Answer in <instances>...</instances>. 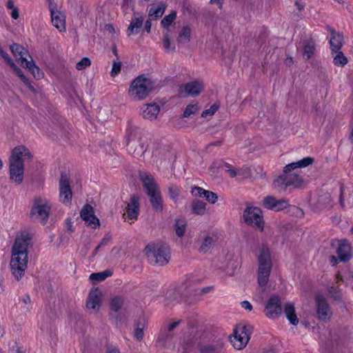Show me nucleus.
Here are the masks:
<instances>
[{
	"label": "nucleus",
	"instance_id": "44",
	"mask_svg": "<svg viewBox=\"0 0 353 353\" xmlns=\"http://www.w3.org/2000/svg\"><path fill=\"white\" fill-rule=\"evenodd\" d=\"M91 64V61L89 58L83 57L79 61H78L76 64V68L78 70H82L87 67L90 66Z\"/></svg>",
	"mask_w": 353,
	"mask_h": 353
},
{
	"label": "nucleus",
	"instance_id": "42",
	"mask_svg": "<svg viewBox=\"0 0 353 353\" xmlns=\"http://www.w3.org/2000/svg\"><path fill=\"white\" fill-rule=\"evenodd\" d=\"M214 242V239L212 236L206 235L203 239L200 246V251L205 252H207Z\"/></svg>",
	"mask_w": 353,
	"mask_h": 353
},
{
	"label": "nucleus",
	"instance_id": "23",
	"mask_svg": "<svg viewBox=\"0 0 353 353\" xmlns=\"http://www.w3.org/2000/svg\"><path fill=\"white\" fill-rule=\"evenodd\" d=\"M327 29L330 34V49L332 52H337L338 51L341 50V48L343 46V35L330 27H327Z\"/></svg>",
	"mask_w": 353,
	"mask_h": 353
},
{
	"label": "nucleus",
	"instance_id": "12",
	"mask_svg": "<svg viewBox=\"0 0 353 353\" xmlns=\"http://www.w3.org/2000/svg\"><path fill=\"white\" fill-rule=\"evenodd\" d=\"M276 185L286 190L288 187L301 188L303 184L302 178L296 173L287 174L279 176L275 181Z\"/></svg>",
	"mask_w": 353,
	"mask_h": 353
},
{
	"label": "nucleus",
	"instance_id": "13",
	"mask_svg": "<svg viewBox=\"0 0 353 353\" xmlns=\"http://www.w3.org/2000/svg\"><path fill=\"white\" fill-rule=\"evenodd\" d=\"M315 303L318 319L323 322L329 321L332 316V311L325 299L321 295H317Z\"/></svg>",
	"mask_w": 353,
	"mask_h": 353
},
{
	"label": "nucleus",
	"instance_id": "35",
	"mask_svg": "<svg viewBox=\"0 0 353 353\" xmlns=\"http://www.w3.org/2000/svg\"><path fill=\"white\" fill-rule=\"evenodd\" d=\"M186 221L184 219H177L175 221L174 230L178 236L181 237L184 235L186 229Z\"/></svg>",
	"mask_w": 353,
	"mask_h": 353
},
{
	"label": "nucleus",
	"instance_id": "1",
	"mask_svg": "<svg viewBox=\"0 0 353 353\" xmlns=\"http://www.w3.org/2000/svg\"><path fill=\"white\" fill-rule=\"evenodd\" d=\"M30 239L28 232H21L16 237L12 248L10 268L17 281L21 279L28 267V248Z\"/></svg>",
	"mask_w": 353,
	"mask_h": 353
},
{
	"label": "nucleus",
	"instance_id": "22",
	"mask_svg": "<svg viewBox=\"0 0 353 353\" xmlns=\"http://www.w3.org/2000/svg\"><path fill=\"white\" fill-rule=\"evenodd\" d=\"M80 216L92 228H96L99 225V220L94 215L93 208L91 205H85L81 211Z\"/></svg>",
	"mask_w": 353,
	"mask_h": 353
},
{
	"label": "nucleus",
	"instance_id": "16",
	"mask_svg": "<svg viewBox=\"0 0 353 353\" xmlns=\"http://www.w3.org/2000/svg\"><path fill=\"white\" fill-rule=\"evenodd\" d=\"M32 158V155L27 148L23 145H19L12 150L10 162L12 163L13 160H16L20 165H24V163L30 161Z\"/></svg>",
	"mask_w": 353,
	"mask_h": 353
},
{
	"label": "nucleus",
	"instance_id": "39",
	"mask_svg": "<svg viewBox=\"0 0 353 353\" xmlns=\"http://www.w3.org/2000/svg\"><path fill=\"white\" fill-rule=\"evenodd\" d=\"M181 188L175 185H171L168 188V194L170 199L176 203L180 195Z\"/></svg>",
	"mask_w": 353,
	"mask_h": 353
},
{
	"label": "nucleus",
	"instance_id": "53",
	"mask_svg": "<svg viewBox=\"0 0 353 353\" xmlns=\"http://www.w3.org/2000/svg\"><path fill=\"white\" fill-rule=\"evenodd\" d=\"M11 13H10V15L12 17V18H13L14 19H17L18 17H19V11H18V9L17 8H14L13 9H11Z\"/></svg>",
	"mask_w": 353,
	"mask_h": 353
},
{
	"label": "nucleus",
	"instance_id": "58",
	"mask_svg": "<svg viewBox=\"0 0 353 353\" xmlns=\"http://www.w3.org/2000/svg\"><path fill=\"white\" fill-rule=\"evenodd\" d=\"M101 248V247H99V245H98L95 249L93 250L91 256L94 257L99 252V250Z\"/></svg>",
	"mask_w": 353,
	"mask_h": 353
},
{
	"label": "nucleus",
	"instance_id": "14",
	"mask_svg": "<svg viewBox=\"0 0 353 353\" xmlns=\"http://www.w3.org/2000/svg\"><path fill=\"white\" fill-rule=\"evenodd\" d=\"M72 192L70 179L65 174H61L59 180V199L65 205L71 203Z\"/></svg>",
	"mask_w": 353,
	"mask_h": 353
},
{
	"label": "nucleus",
	"instance_id": "9",
	"mask_svg": "<svg viewBox=\"0 0 353 353\" xmlns=\"http://www.w3.org/2000/svg\"><path fill=\"white\" fill-rule=\"evenodd\" d=\"M51 208L52 205L48 199L38 197L34 201L30 211V218L45 224L48 219Z\"/></svg>",
	"mask_w": 353,
	"mask_h": 353
},
{
	"label": "nucleus",
	"instance_id": "29",
	"mask_svg": "<svg viewBox=\"0 0 353 353\" xmlns=\"http://www.w3.org/2000/svg\"><path fill=\"white\" fill-rule=\"evenodd\" d=\"M283 310L290 323L294 325H296L299 323V319L295 313L294 305L292 303H287L284 305Z\"/></svg>",
	"mask_w": 353,
	"mask_h": 353
},
{
	"label": "nucleus",
	"instance_id": "26",
	"mask_svg": "<svg viewBox=\"0 0 353 353\" xmlns=\"http://www.w3.org/2000/svg\"><path fill=\"white\" fill-rule=\"evenodd\" d=\"M159 112L160 107L155 103L145 104L141 108V114L143 118L150 121L155 119Z\"/></svg>",
	"mask_w": 353,
	"mask_h": 353
},
{
	"label": "nucleus",
	"instance_id": "27",
	"mask_svg": "<svg viewBox=\"0 0 353 353\" xmlns=\"http://www.w3.org/2000/svg\"><path fill=\"white\" fill-rule=\"evenodd\" d=\"M313 161L314 160L312 158L307 157L296 162L289 163L284 167L283 174H291L290 172L296 168H305L312 164Z\"/></svg>",
	"mask_w": 353,
	"mask_h": 353
},
{
	"label": "nucleus",
	"instance_id": "28",
	"mask_svg": "<svg viewBox=\"0 0 353 353\" xmlns=\"http://www.w3.org/2000/svg\"><path fill=\"white\" fill-rule=\"evenodd\" d=\"M316 43L312 39L306 40L303 43L302 55L304 59L309 60L314 54Z\"/></svg>",
	"mask_w": 353,
	"mask_h": 353
},
{
	"label": "nucleus",
	"instance_id": "17",
	"mask_svg": "<svg viewBox=\"0 0 353 353\" xmlns=\"http://www.w3.org/2000/svg\"><path fill=\"white\" fill-rule=\"evenodd\" d=\"M281 300L278 296H271L267 302L264 312L269 318H275L281 314Z\"/></svg>",
	"mask_w": 353,
	"mask_h": 353
},
{
	"label": "nucleus",
	"instance_id": "31",
	"mask_svg": "<svg viewBox=\"0 0 353 353\" xmlns=\"http://www.w3.org/2000/svg\"><path fill=\"white\" fill-rule=\"evenodd\" d=\"M0 55L4 59L6 63L11 66V68L16 72L17 74L21 78V79L25 82L28 83V79L23 75L22 71L17 67L12 60L9 57L8 54L1 50L0 48Z\"/></svg>",
	"mask_w": 353,
	"mask_h": 353
},
{
	"label": "nucleus",
	"instance_id": "57",
	"mask_svg": "<svg viewBox=\"0 0 353 353\" xmlns=\"http://www.w3.org/2000/svg\"><path fill=\"white\" fill-rule=\"evenodd\" d=\"M6 6H7V8L9 10H11V9H13L15 8L14 3L12 0L8 1Z\"/></svg>",
	"mask_w": 353,
	"mask_h": 353
},
{
	"label": "nucleus",
	"instance_id": "49",
	"mask_svg": "<svg viewBox=\"0 0 353 353\" xmlns=\"http://www.w3.org/2000/svg\"><path fill=\"white\" fill-rule=\"evenodd\" d=\"M21 301L25 304V305L23 307V309L26 312L30 311V308L28 305L30 303V298L28 295H25L21 299Z\"/></svg>",
	"mask_w": 353,
	"mask_h": 353
},
{
	"label": "nucleus",
	"instance_id": "55",
	"mask_svg": "<svg viewBox=\"0 0 353 353\" xmlns=\"http://www.w3.org/2000/svg\"><path fill=\"white\" fill-rule=\"evenodd\" d=\"M330 261L332 265L334 266L338 263V259L334 256H331L330 257Z\"/></svg>",
	"mask_w": 353,
	"mask_h": 353
},
{
	"label": "nucleus",
	"instance_id": "45",
	"mask_svg": "<svg viewBox=\"0 0 353 353\" xmlns=\"http://www.w3.org/2000/svg\"><path fill=\"white\" fill-rule=\"evenodd\" d=\"M219 108V105L218 104L214 103L209 109L205 110L202 112L201 117L205 118L208 116H212L218 110Z\"/></svg>",
	"mask_w": 353,
	"mask_h": 353
},
{
	"label": "nucleus",
	"instance_id": "63",
	"mask_svg": "<svg viewBox=\"0 0 353 353\" xmlns=\"http://www.w3.org/2000/svg\"><path fill=\"white\" fill-rule=\"evenodd\" d=\"M125 143L127 145L130 144V137L128 135H126L125 137Z\"/></svg>",
	"mask_w": 353,
	"mask_h": 353
},
{
	"label": "nucleus",
	"instance_id": "4",
	"mask_svg": "<svg viewBox=\"0 0 353 353\" xmlns=\"http://www.w3.org/2000/svg\"><path fill=\"white\" fill-rule=\"evenodd\" d=\"M140 179L150 197V201L152 208L157 212H161L163 210L162 196L154 179L152 175L146 173L140 174Z\"/></svg>",
	"mask_w": 353,
	"mask_h": 353
},
{
	"label": "nucleus",
	"instance_id": "2",
	"mask_svg": "<svg viewBox=\"0 0 353 353\" xmlns=\"http://www.w3.org/2000/svg\"><path fill=\"white\" fill-rule=\"evenodd\" d=\"M190 334L180 339L178 352L185 353L199 351L201 353L220 352L223 347V343L221 339L210 343L204 342L199 336L197 332L193 334L194 328H192Z\"/></svg>",
	"mask_w": 353,
	"mask_h": 353
},
{
	"label": "nucleus",
	"instance_id": "15",
	"mask_svg": "<svg viewBox=\"0 0 353 353\" xmlns=\"http://www.w3.org/2000/svg\"><path fill=\"white\" fill-rule=\"evenodd\" d=\"M181 321H173L163 327L157 339L160 345L167 346L174 336L173 330L181 323Z\"/></svg>",
	"mask_w": 353,
	"mask_h": 353
},
{
	"label": "nucleus",
	"instance_id": "3",
	"mask_svg": "<svg viewBox=\"0 0 353 353\" xmlns=\"http://www.w3.org/2000/svg\"><path fill=\"white\" fill-rule=\"evenodd\" d=\"M257 259L259 263L258 283L260 286L265 287L269 281L272 266L270 250L268 246L263 245L260 247Z\"/></svg>",
	"mask_w": 353,
	"mask_h": 353
},
{
	"label": "nucleus",
	"instance_id": "7",
	"mask_svg": "<svg viewBox=\"0 0 353 353\" xmlns=\"http://www.w3.org/2000/svg\"><path fill=\"white\" fill-rule=\"evenodd\" d=\"M10 50L21 65L28 69L36 79L42 78L43 73L40 72L39 68L34 64L28 52L25 48L14 43L10 46Z\"/></svg>",
	"mask_w": 353,
	"mask_h": 353
},
{
	"label": "nucleus",
	"instance_id": "5",
	"mask_svg": "<svg viewBox=\"0 0 353 353\" xmlns=\"http://www.w3.org/2000/svg\"><path fill=\"white\" fill-rule=\"evenodd\" d=\"M153 87L154 84L151 79L144 75H139L131 83L128 94L134 100H143L149 95Z\"/></svg>",
	"mask_w": 353,
	"mask_h": 353
},
{
	"label": "nucleus",
	"instance_id": "6",
	"mask_svg": "<svg viewBox=\"0 0 353 353\" xmlns=\"http://www.w3.org/2000/svg\"><path fill=\"white\" fill-rule=\"evenodd\" d=\"M145 252L150 263L153 265H164L170 259V250L165 244H148L145 248Z\"/></svg>",
	"mask_w": 353,
	"mask_h": 353
},
{
	"label": "nucleus",
	"instance_id": "43",
	"mask_svg": "<svg viewBox=\"0 0 353 353\" xmlns=\"http://www.w3.org/2000/svg\"><path fill=\"white\" fill-rule=\"evenodd\" d=\"M199 110V108L197 105V103L195 104H189L185 108L184 112H183V117H189L192 114H195L198 112Z\"/></svg>",
	"mask_w": 353,
	"mask_h": 353
},
{
	"label": "nucleus",
	"instance_id": "48",
	"mask_svg": "<svg viewBox=\"0 0 353 353\" xmlns=\"http://www.w3.org/2000/svg\"><path fill=\"white\" fill-rule=\"evenodd\" d=\"M121 63L120 62H114L112 64V68L111 70V75L114 77L119 74L121 70Z\"/></svg>",
	"mask_w": 353,
	"mask_h": 353
},
{
	"label": "nucleus",
	"instance_id": "64",
	"mask_svg": "<svg viewBox=\"0 0 353 353\" xmlns=\"http://www.w3.org/2000/svg\"><path fill=\"white\" fill-rule=\"evenodd\" d=\"M350 141L352 142V143L353 144V131L352 132V133L350 134Z\"/></svg>",
	"mask_w": 353,
	"mask_h": 353
},
{
	"label": "nucleus",
	"instance_id": "61",
	"mask_svg": "<svg viewBox=\"0 0 353 353\" xmlns=\"http://www.w3.org/2000/svg\"><path fill=\"white\" fill-rule=\"evenodd\" d=\"M340 203H341V205L342 207L344 205L343 199V190H342V188H341Z\"/></svg>",
	"mask_w": 353,
	"mask_h": 353
},
{
	"label": "nucleus",
	"instance_id": "56",
	"mask_svg": "<svg viewBox=\"0 0 353 353\" xmlns=\"http://www.w3.org/2000/svg\"><path fill=\"white\" fill-rule=\"evenodd\" d=\"M228 169L226 170L227 172L230 174L231 177H234L236 176V172L234 170L230 169L229 166H227Z\"/></svg>",
	"mask_w": 353,
	"mask_h": 353
},
{
	"label": "nucleus",
	"instance_id": "46",
	"mask_svg": "<svg viewBox=\"0 0 353 353\" xmlns=\"http://www.w3.org/2000/svg\"><path fill=\"white\" fill-rule=\"evenodd\" d=\"M203 197H205V199L212 204L215 203L218 199L216 194L210 190H205Z\"/></svg>",
	"mask_w": 353,
	"mask_h": 353
},
{
	"label": "nucleus",
	"instance_id": "60",
	"mask_svg": "<svg viewBox=\"0 0 353 353\" xmlns=\"http://www.w3.org/2000/svg\"><path fill=\"white\" fill-rule=\"evenodd\" d=\"M211 3H216L219 8H221V0H210Z\"/></svg>",
	"mask_w": 353,
	"mask_h": 353
},
{
	"label": "nucleus",
	"instance_id": "25",
	"mask_svg": "<svg viewBox=\"0 0 353 353\" xmlns=\"http://www.w3.org/2000/svg\"><path fill=\"white\" fill-rule=\"evenodd\" d=\"M336 253L342 262H347L352 259L351 246L347 240L340 241Z\"/></svg>",
	"mask_w": 353,
	"mask_h": 353
},
{
	"label": "nucleus",
	"instance_id": "19",
	"mask_svg": "<svg viewBox=\"0 0 353 353\" xmlns=\"http://www.w3.org/2000/svg\"><path fill=\"white\" fill-rule=\"evenodd\" d=\"M139 200V197L137 195H131L125 208V212L127 214L128 219L132 221L138 219L140 210Z\"/></svg>",
	"mask_w": 353,
	"mask_h": 353
},
{
	"label": "nucleus",
	"instance_id": "32",
	"mask_svg": "<svg viewBox=\"0 0 353 353\" xmlns=\"http://www.w3.org/2000/svg\"><path fill=\"white\" fill-rule=\"evenodd\" d=\"M192 213L196 215L202 216L206 212V203L203 201L194 199L191 203Z\"/></svg>",
	"mask_w": 353,
	"mask_h": 353
},
{
	"label": "nucleus",
	"instance_id": "8",
	"mask_svg": "<svg viewBox=\"0 0 353 353\" xmlns=\"http://www.w3.org/2000/svg\"><path fill=\"white\" fill-rule=\"evenodd\" d=\"M252 332V326L250 324H238L233 330V334L230 336L232 346L236 350H243L248 344Z\"/></svg>",
	"mask_w": 353,
	"mask_h": 353
},
{
	"label": "nucleus",
	"instance_id": "18",
	"mask_svg": "<svg viewBox=\"0 0 353 353\" xmlns=\"http://www.w3.org/2000/svg\"><path fill=\"white\" fill-rule=\"evenodd\" d=\"M9 175L12 183L17 185L21 184L24 176V165H20L16 160H13L12 163L9 162Z\"/></svg>",
	"mask_w": 353,
	"mask_h": 353
},
{
	"label": "nucleus",
	"instance_id": "36",
	"mask_svg": "<svg viewBox=\"0 0 353 353\" xmlns=\"http://www.w3.org/2000/svg\"><path fill=\"white\" fill-rule=\"evenodd\" d=\"M112 273L110 270H105L101 272L92 273L90 275V279L92 281L100 282L110 276Z\"/></svg>",
	"mask_w": 353,
	"mask_h": 353
},
{
	"label": "nucleus",
	"instance_id": "20",
	"mask_svg": "<svg viewBox=\"0 0 353 353\" xmlns=\"http://www.w3.org/2000/svg\"><path fill=\"white\" fill-rule=\"evenodd\" d=\"M49 9L53 26L61 32H65V16L64 13L55 10L54 6L52 3H50Z\"/></svg>",
	"mask_w": 353,
	"mask_h": 353
},
{
	"label": "nucleus",
	"instance_id": "33",
	"mask_svg": "<svg viewBox=\"0 0 353 353\" xmlns=\"http://www.w3.org/2000/svg\"><path fill=\"white\" fill-rule=\"evenodd\" d=\"M165 5L160 3L157 6H152L149 10V16L154 19L160 18L164 13Z\"/></svg>",
	"mask_w": 353,
	"mask_h": 353
},
{
	"label": "nucleus",
	"instance_id": "51",
	"mask_svg": "<svg viewBox=\"0 0 353 353\" xmlns=\"http://www.w3.org/2000/svg\"><path fill=\"white\" fill-rule=\"evenodd\" d=\"M111 239H112V236H111V235L110 234H106L105 235H104V236L103 237V239H101V241L99 243V247L102 248L103 246H105V245H108V243H110Z\"/></svg>",
	"mask_w": 353,
	"mask_h": 353
},
{
	"label": "nucleus",
	"instance_id": "34",
	"mask_svg": "<svg viewBox=\"0 0 353 353\" xmlns=\"http://www.w3.org/2000/svg\"><path fill=\"white\" fill-rule=\"evenodd\" d=\"M191 29L188 26L183 27L179 34L177 41L181 43H185L190 41Z\"/></svg>",
	"mask_w": 353,
	"mask_h": 353
},
{
	"label": "nucleus",
	"instance_id": "30",
	"mask_svg": "<svg viewBox=\"0 0 353 353\" xmlns=\"http://www.w3.org/2000/svg\"><path fill=\"white\" fill-rule=\"evenodd\" d=\"M143 17H140L133 18L128 28L127 35L130 37L131 35L137 34L143 26Z\"/></svg>",
	"mask_w": 353,
	"mask_h": 353
},
{
	"label": "nucleus",
	"instance_id": "24",
	"mask_svg": "<svg viewBox=\"0 0 353 353\" xmlns=\"http://www.w3.org/2000/svg\"><path fill=\"white\" fill-rule=\"evenodd\" d=\"M101 292L99 290L95 289L92 290L88 298L86 307L88 310L96 312L101 306Z\"/></svg>",
	"mask_w": 353,
	"mask_h": 353
},
{
	"label": "nucleus",
	"instance_id": "50",
	"mask_svg": "<svg viewBox=\"0 0 353 353\" xmlns=\"http://www.w3.org/2000/svg\"><path fill=\"white\" fill-rule=\"evenodd\" d=\"M134 336L137 340H141L143 336V327H140L138 325L134 330Z\"/></svg>",
	"mask_w": 353,
	"mask_h": 353
},
{
	"label": "nucleus",
	"instance_id": "38",
	"mask_svg": "<svg viewBox=\"0 0 353 353\" xmlns=\"http://www.w3.org/2000/svg\"><path fill=\"white\" fill-rule=\"evenodd\" d=\"M124 299L121 296L112 298L110 303V307L112 311L118 312L123 305Z\"/></svg>",
	"mask_w": 353,
	"mask_h": 353
},
{
	"label": "nucleus",
	"instance_id": "47",
	"mask_svg": "<svg viewBox=\"0 0 353 353\" xmlns=\"http://www.w3.org/2000/svg\"><path fill=\"white\" fill-rule=\"evenodd\" d=\"M205 192V190L198 186H194L191 190V194L194 196H204Z\"/></svg>",
	"mask_w": 353,
	"mask_h": 353
},
{
	"label": "nucleus",
	"instance_id": "11",
	"mask_svg": "<svg viewBox=\"0 0 353 353\" xmlns=\"http://www.w3.org/2000/svg\"><path fill=\"white\" fill-rule=\"evenodd\" d=\"M203 88L204 85L203 81H193L180 85L179 88V95L181 97H195L199 95L203 91Z\"/></svg>",
	"mask_w": 353,
	"mask_h": 353
},
{
	"label": "nucleus",
	"instance_id": "21",
	"mask_svg": "<svg viewBox=\"0 0 353 353\" xmlns=\"http://www.w3.org/2000/svg\"><path fill=\"white\" fill-rule=\"evenodd\" d=\"M264 207L267 209L274 211H281L289 206V203L285 199H276L272 196H268L263 201Z\"/></svg>",
	"mask_w": 353,
	"mask_h": 353
},
{
	"label": "nucleus",
	"instance_id": "41",
	"mask_svg": "<svg viewBox=\"0 0 353 353\" xmlns=\"http://www.w3.org/2000/svg\"><path fill=\"white\" fill-rule=\"evenodd\" d=\"M176 17V12H172V13L165 16L161 21V26L165 28H168L172 23Z\"/></svg>",
	"mask_w": 353,
	"mask_h": 353
},
{
	"label": "nucleus",
	"instance_id": "59",
	"mask_svg": "<svg viewBox=\"0 0 353 353\" xmlns=\"http://www.w3.org/2000/svg\"><path fill=\"white\" fill-rule=\"evenodd\" d=\"M106 30H108V31H110V32H114V27L112 26V25L111 24H107L106 26Z\"/></svg>",
	"mask_w": 353,
	"mask_h": 353
},
{
	"label": "nucleus",
	"instance_id": "37",
	"mask_svg": "<svg viewBox=\"0 0 353 353\" xmlns=\"http://www.w3.org/2000/svg\"><path fill=\"white\" fill-rule=\"evenodd\" d=\"M163 49L166 52H172L175 50L174 45L172 44L170 42V38L168 33V31L164 33L163 37Z\"/></svg>",
	"mask_w": 353,
	"mask_h": 353
},
{
	"label": "nucleus",
	"instance_id": "40",
	"mask_svg": "<svg viewBox=\"0 0 353 353\" xmlns=\"http://www.w3.org/2000/svg\"><path fill=\"white\" fill-rule=\"evenodd\" d=\"M336 54L333 58V63L335 65L343 67L347 63V59L340 50L335 52Z\"/></svg>",
	"mask_w": 353,
	"mask_h": 353
},
{
	"label": "nucleus",
	"instance_id": "62",
	"mask_svg": "<svg viewBox=\"0 0 353 353\" xmlns=\"http://www.w3.org/2000/svg\"><path fill=\"white\" fill-rule=\"evenodd\" d=\"M107 353H119V350L117 348L109 349Z\"/></svg>",
	"mask_w": 353,
	"mask_h": 353
},
{
	"label": "nucleus",
	"instance_id": "54",
	"mask_svg": "<svg viewBox=\"0 0 353 353\" xmlns=\"http://www.w3.org/2000/svg\"><path fill=\"white\" fill-rule=\"evenodd\" d=\"M151 27H152V23H151L150 20H147L145 22V30H146L147 32L149 33L150 32Z\"/></svg>",
	"mask_w": 353,
	"mask_h": 353
},
{
	"label": "nucleus",
	"instance_id": "10",
	"mask_svg": "<svg viewBox=\"0 0 353 353\" xmlns=\"http://www.w3.org/2000/svg\"><path fill=\"white\" fill-rule=\"evenodd\" d=\"M244 221L249 225L256 227L261 231L264 228V221L261 210L256 207H247L243 212Z\"/></svg>",
	"mask_w": 353,
	"mask_h": 353
},
{
	"label": "nucleus",
	"instance_id": "52",
	"mask_svg": "<svg viewBox=\"0 0 353 353\" xmlns=\"http://www.w3.org/2000/svg\"><path fill=\"white\" fill-rule=\"evenodd\" d=\"M241 307L247 311H251L252 310V304L248 301H243L241 302Z\"/></svg>",
	"mask_w": 353,
	"mask_h": 353
}]
</instances>
